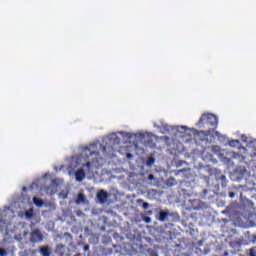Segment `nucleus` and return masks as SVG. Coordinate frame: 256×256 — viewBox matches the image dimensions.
<instances>
[{
    "instance_id": "obj_17",
    "label": "nucleus",
    "mask_w": 256,
    "mask_h": 256,
    "mask_svg": "<svg viewBox=\"0 0 256 256\" xmlns=\"http://www.w3.org/2000/svg\"><path fill=\"white\" fill-rule=\"evenodd\" d=\"M249 256H256V249L255 248L250 249Z\"/></svg>"
},
{
    "instance_id": "obj_29",
    "label": "nucleus",
    "mask_w": 256,
    "mask_h": 256,
    "mask_svg": "<svg viewBox=\"0 0 256 256\" xmlns=\"http://www.w3.org/2000/svg\"><path fill=\"white\" fill-rule=\"evenodd\" d=\"M183 171H185V170H179V173H183Z\"/></svg>"
},
{
    "instance_id": "obj_5",
    "label": "nucleus",
    "mask_w": 256,
    "mask_h": 256,
    "mask_svg": "<svg viewBox=\"0 0 256 256\" xmlns=\"http://www.w3.org/2000/svg\"><path fill=\"white\" fill-rule=\"evenodd\" d=\"M213 195H215V192L208 189H204L201 197L202 199H213Z\"/></svg>"
},
{
    "instance_id": "obj_6",
    "label": "nucleus",
    "mask_w": 256,
    "mask_h": 256,
    "mask_svg": "<svg viewBox=\"0 0 256 256\" xmlns=\"http://www.w3.org/2000/svg\"><path fill=\"white\" fill-rule=\"evenodd\" d=\"M83 153L84 155H87V157H93V155L99 156V152L91 151L90 147H84Z\"/></svg>"
},
{
    "instance_id": "obj_31",
    "label": "nucleus",
    "mask_w": 256,
    "mask_h": 256,
    "mask_svg": "<svg viewBox=\"0 0 256 256\" xmlns=\"http://www.w3.org/2000/svg\"><path fill=\"white\" fill-rule=\"evenodd\" d=\"M141 137H145V135L141 134Z\"/></svg>"
},
{
    "instance_id": "obj_2",
    "label": "nucleus",
    "mask_w": 256,
    "mask_h": 256,
    "mask_svg": "<svg viewBox=\"0 0 256 256\" xmlns=\"http://www.w3.org/2000/svg\"><path fill=\"white\" fill-rule=\"evenodd\" d=\"M212 139L213 135H211V132H209V130L207 132L200 131L195 135L196 143H205V145H207V143H211Z\"/></svg>"
},
{
    "instance_id": "obj_13",
    "label": "nucleus",
    "mask_w": 256,
    "mask_h": 256,
    "mask_svg": "<svg viewBox=\"0 0 256 256\" xmlns=\"http://www.w3.org/2000/svg\"><path fill=\"white\" fill-rule=\"evenodd\" d=\"M33 203L34 205H36V207H43V204H44L43 200L37 197L33 198Z\"/></svg>"
},
{
    "instance_id": "obj_20",
    "label": "nucleus",
    "mask_w": 256,
    "mask_h": 256,
    "mask_svg": "<svg viewBox=\"0 0 256 256\" xmlns=\"http://www.w3.org/2000/svg\"><path fill=\"white\" fill-rule=\"evenodd\" d=\"M83 167H87V169H91V162H87L83 165Z\"/></svg>"
},
{
    "instance_id": "obj_30",
    "label": "nucleus",
    "mask_w": 256,
    "mask_h": 256,
    "mask_svg": "<svg viewBox=\"0 0 256 256\" xmlns=\"http://www.w3.org/2000/svg\"><path fill=\"white\" fill-rule=\"evenodd\" d=\"M152 256H158L157 253L152 254Z\"/></svg>"
},
{
    "instance_id": "obj_19",
    "label": "nucleus",
    "mask_w": 256,
    "mask_h": 256,
    "mask_svg": "<svg viewBox=\"0 0 256 256\" xmlns=\"http://www.w3.org/2000/svg\"><path fill=\"white\" fill-rule=\"evenodd\" d=\"M148 181H155V175L150 174V175L148 176Z\"/></svg>"
},
{
    "instance_id": "obj_1",
    "label": "nucleus",
    "mask_w": 256,
    "mask_h": 256,
    "mask_svg": "<svg viewBox=\"0 0 256 256\" xmlns=\"http://www.w3.org/2000/svg\"><path fill=\"white\" fill-rule=\"evenodd\" d=\"M198 127H204L208 129V132L215 131L217 129V125H219V120L217 116L212 113H204L201 115L199 121L197 122Z\"/></svg>"
},
{
    "instance_id": "obj_21",
    "label": "nucleus",
    "mask_w": 256,
    "mask_h": 256,
    "mask_svg": "<svg viewBox=\"0 0 256 256\" xmlns=\"http://www.w3.org/2000/svg\"><path fill=\"white\" fill-rule=\"evenodd\" d=\"M144 221H145V223H151V218L150 217H145Z\"/></svg>"
},
{
    "instance_id": "obj_9",
    "label": "nucleus",
    "mask_w": 256,
    "mask_h": 256,
    "mask_svg": "<svg viewBox=\"0 0 256 256\" xmlns=\"http://www.w3.org/2000/svg\"><path fill=\"white\" fill-rule=\"evenodd\" d=\"M64 249H65V245L57 244L56 245V253H57V255H59V256L65 255V252L63 251Z\"/></svg>"
},
{
    "instance_id": "obj_23",
    "label": "nucleus",
    "mask_w": 256,
    "mask_h": 256,
    "mask_svg": "<svg viewBox=\"0 0 256 256\" xmlns=\"http://www.w3.org/2000/svg\"><path fill=\"white\" fill-rule=\"evenodd\" d=\"M235 143H239V140H232V141L230 142L231 145H235Z\"/></svg>"
},
{
    "instance_id": "obj_15",
    "label": "nucleus",
    "mask_w": 256,
    "mask_h": 256,
    "mask_svg": "<svg viewBox=\"0 0 256 256\" xmlns=\"http://www.w3.org/2000/svg\"><path fill=\"white\" fill-rule=\"evenodd\" d=\"M154 164H155V158H153V157L149 158V159L147 160V162H146V165H147L148 167H151V166L154 165Z\"/></svg>"
},
{
    "instance_id": "obj_22",
    "label": "nucleus",
    "mask_w": 256,
    "mask_h": 256,
    "mask_svg": "<svg viewBox=\"0 0 256 256\" xmlns=\"http://www.w3.org/2000/svg\"><path fill=\"white\" fill-rule=\"evenodd\" d=\"M143 209H149V203L145 202V203L143 204Z\"/></svg>"
},
{
    "instance_id": "obj_3",
    "label": "nucleus",
    "mask_w": 256,
    "mask_h": 256,
    "mask_svg": "<svg viewBox=\"0 0 256 256\" xmlns=\"http://www.w3.org/2000/svg\"><path fill=\"white\" fill-rule=\"evenodd\" d=\"M30 235H31L30 241L32 243H41V241H43V233H41L39 229L33 230L30 233Z\"/></svg>"
},
{
    "instance_id": "obj_11",
    "label": "nucleus",
    "mask_w": 256,
    "mask_h": 256,
    "mask_svg": "<svg viewBox=\"0 0 256 256\" xmlns=\"http://www.w3.org/2000/svg\"><path fill=\"white\" fill-rule=\"evenodd\" d=\"M85 200H86L85 194L79 193L77 195L76 203H77V205H79V203H85Z\"/></svg>"
},
{
    "instance_id": "obj_12",
    "label": "nucleus",
    "mask_w": 256,
    "mask_h": 256,
    "mask_svg": "<svg viewBox=\"0 0 256 256\" xmlns=\"http://www.w3.org/2000/svg\"><path fill=\"white\" fill-rule=\"evenodd\" d=\"M166 185H168V187H173L174 185H177V180H175L173 177H170L166 180Z\"/></svg>"
},
{
    "instance_id": "obj_10",
    "label": "nucleus",
    "mask_w": 256,
    "mask_h": 256,
    "mask_svg": "<svg viewBox=\"0 0 256 256\" xmlns=\"http://www.w3.org/2000/svg\"><path fill=\"white\" fill-rule=\"evenodd\" d=\"M217 181H221L223 188L227 187V177H225V175L217 176Z\"/></svg>"
},
{
    "instance_id": "obj_25",
    "label": "nucleus",
    "mask_w": 256,
    "mask_h": 256,
    "mask_svg": "<svg viewBox=\"0 0 256 256\" xmlns=\"http://www.w3.org/2000/svg\"><path fill=\"white\" fill-rule=\"evenodd\" d=\"M26 217L31 218V217H33V214L29 213V212H26Z\"/></svg>"
},
{
    "instance_id": "obj_33",
    "label": "nucleus",
    "mask_w": 256,
    "mask_h": 256,
    "mask_svg": "<svg viewBox=\"0 0 256 256\" xmlns=\"http://www.w3.org/2000/svg\"><path fill=\"white\" fill-rule=\"evenodd\" d=\"M148 215H151V212H148Z\"/></svg>"
},
{
    "instance_id": "obj_26",
    "label": "nucleus",
    "mask_w": 256,
    "mask_h": 256,
    "mask_svg": "<svg viewBox=\"0 0 256 256\" xmlns=\"http://www.w3.org/2000/svg\"><path fill=\"white\" fill-rule=\"evenodd\" d=\"M229 197H230L231 199H233V197H235V193L230 192V193H229Z\"/></svg>"
},
{
    "instance_id": "obj_16",
    "label": "nucleus",
    "mask_w": 256,
    "mask_h": 256,
    "mask_svg": "<svg viewBox=\"0 0 256 256\" xmlns=\"http://www.w3.org/2000/svg\"><path fill=\"white\" fill-rule=\"evenodd\" d=\"M221 175H223V173H221V170H215V179L217 181V177H221Z\"/></svg>"
},
{
    "instance_id": "obj_28",
    "label": "nucleus",
    "mask_w": 256,
    "mask_h": 256,
    "mask_svg": "<svg viewBox=\"0 0 256 256\" xmlns=\"http://www.w3.org/2000/svg\"><path fill=\"white\" fill-rule=\"evenodd\" d=\"M127 157L129 158V157H132V155L131 154H127Z\"/></svg>"
},
{
    "instance_id": "obj_7",
    "label": "nucleus",
    "mask_w": 256,
    "mask_h": 256,
    "mask_svg": "<svg viewBox=\"0 0 256 256\" xmlns=\"http://www.w3.org/2000/svg\"><path fill=\"white\" fill-rule=\"evenodd\" d=\"M171 214L169 213V211H160L159 212V221H161L162 223L167 221V218L170 216Z\"/></svg>"
},
{
    "instance_id": "obj_4",
    "label": "nucleus",
    "mask_w": 256,
    "mask_h": 256,
    "mask_svg": "<svg viewBox=\"0 0 256 256\" xmlns=\"http://www.w3.org/2000/svg\"><path fill=\"white\" fill-rule=\"evenodd\" d=\"M108 197H109V194H107V192L105 190H100L97 193V199H98L99 203H107Z\"/></svg>"
},
{
    "instance_id": "obj_18",
    "label": "nucleus",
    "mask_w": 256,
    "mask_h": 256,
    "mask_svg": "<svg viewBox=\"0 0 256 256\" xmlns=\"http://www.w3.org/2000/svg\"><path fill=\"white\" fill-rule=\"evenodd\" d=\"M7 255V250L0 248V256H6Z\"/></svg>"
},
{
    "instance_id": "obj_14",
    "label": "nucleus",
    "mask_w": 256,
    "mask_h": 256,
    "mask_svg": "<svg viewBox=\"0 0 256 256\" xmlns=\"http://www.w3.org/2000/svg\"><path fill=\"white\" fill-rule=\"evenodd\" d=\"M40 253L43 256H50L51 255V252H49V248L48 247H42L40 249Z\"/></svg>"
},
{
    "instance_id": "obj_8",
    "label": "nucleus",
    "mask_w": 256,
    "mask_h": 256,
    "mask_svg": "<svg viewBox=\"0 0 256 256\" xmlns=\"http://www.w3.org/2000/svg\"><path fill=\"white\" fill-rule=\"evenodd\" d=\"M75 177H76V181H79V182L83 181V179H85V171H83V169L76 171Z\"/></svg>"
},
{
    "instance_id": "obj_32",
    "label": "nucleus",
    "mask_w": 256,
    "mask_h": 256,
    "mask_svg": "<svg viewBox=\"0 0 256 256\" xmlns=\"http://www.w3.org/2000/svg\"><path fill=\"white\" fill-rule=\"evenodd\" d=\"M145 145H149V142L145 143Z\"/></svg>"
},
{
    "instance_id": "obj_27",
    "label": "nucleus",
    "mask_w": 256,
    "mask_h": 256,
    "mask_svg": "<svg viewBox=\"0 0 256 256\" xmlns=\"http://www.w3.org/2000/svg\"><path fill=\"white\" fill-rule=\"evenodd\" d=\"M84 251H89V245L84 246Z\"/></svg>"
},
{
    "instance_id": "obj_34",
    "label": "nucleus",
    "mask_w": 256,
    "mask_h": 256,
    "mask_svg": "<svg viewBox=\"0 0 256 256\" xmlns=\"http://www.w3.org/2000/svg\"><path fill=\"white\" fill-rule=\"evenodd\" d=\"M90 147H93V145H92V146H90Z\"/></svg>"
},
{
    "instance_id": "obj_24",
    "label": "nucleus",
    "mask_w": 256,
    "mask_h": 256,
    "mask_svg": "<svg viewBox=\"0 0 256 256\" xmlns=\"http://www.w3.org/2000/svg\"><path fill=\"white\" fill-rule=\"evenodd\" d=\"M103 153H107V146H102Z\"/></svg>"
}]
</instances>
